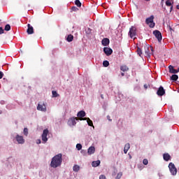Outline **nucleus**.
I'll list each match as a JSON object with an SVG mask.
<instances>
[{
    "mask_svg": "<svg viewBox=\"0 0 179 179\" xmlns=\"http://www.w3.org/2000/svg\"><path fill=\"white\" fill-rule=\"evenodd\" d=\"M153 20H155V16L153 15H151L150 17L145 19L146 24H148L149 27H150L151 29H153V27L156 26V24L155 23V22H153Z\"/></svg>",
    "mask_w": 179,
    "mask_h": 179,
    "instance_id": "nucleus-2",
    "label": "nucleus"
},
{
    "mask_svg": "<svg viewBox=\"0 0 179 179\" xmlns=\"http://www.w3.org/2000/svg\"><path fill=\"white\" fill-rule=\"evenodd\" d=\"M170 73H178L179 68L178 69H174V66L170 65L169 66Z\"/></svg>",
    "mask_w": 179,
    "mask_h": 179,
    "instance_id": "nucleus-13",
    "label": "nucleus"
},
{
    "mask_svg": "<svg viewBox=\"0 0 179 179\" xmlns=\"http://www.w3.org/2000/svg\"><path fill=\"white\" fill-rule=\"evenodd\" d=\"M81 153H86V151L85 150H81Z\"/></svg>",
    "mask_w": 179,
    "mask_h": 179,
    "instance_id": "nucleus-43",
    "label": "nucleus"
},
{
    "mask_svg": "<svg viewBox=\"0 0 179 179\" xmlns=\"http://www.w3.org/2000/svg\"><path fill=\"white\" fill-rule=\"evenodd\" d=\"M129 36L131 38H134V37H135V36H136V27L132 26V27L129 29Z\"/></svg>",
    "mask_w": 179,
    "mask_h": 179,
    "instance_id": "nucleus-7",
    "label": "nucleus"
},
{
    "mask_svg": "<svg viewBox=\"0 0 179 179\" xmlns=\"http://www.w3.org/2000/svg\"><path fill=\"white\" fill-rule=\"evenodd\" d=\"M120 70L122 71V72H127L128 71H129V68H128V66H120Z\"/></svg>",
    "mask_w": 179,
    "mask_h": 179,
    "instance_id": "nucleus-20",
    "label": "nucleus"
},
{
    "mask_svg": "<svg viewBox=\"0 0 179 179\" xmlns=\"http://www.w3.org/2000/svg\"><path fill=\"white\" fill-rule=\"evenodd\" d=\"M109 65L110 62L108 61L105 60L103 62V66H104V68H107Z\"/></svg>",
    "mask_w": 179,
    "mask_h": 179,
    "instance_id": "nucleus-23",
    "label": "nucleus"
},
{
    "mask_svg": "<svg viewBox=\"0 0 179 179\" xmlns=\"http://www.w3.org/2000/svg\"><path fill=\"white\" fill-rule=\"evenodd\" d=\"M103 52H105V54H106V55H107V57H110V55H111V54H113V49H111L110 48H104Z\"/></svg>",
    "mask_w": 179,
    "mask_h": 179,
    "instance_id": "nucleus-12",
    "label": "nucleus"
},
{
    "mask_svg": "<svg viewBox=\"0 0 179 179\" xmlns=\"http://www.w3.org/2000/svg\"><path fill=\"white\" fill-rule=\"evenodd\" d=\"M15 139L20 145H23V143H24V138H23V136H19V134L16 135Z\"/></svg>",
    "mask_w": 179,
    "mask_h": 179,
    "instance_id": "nucleus-9",
    "label": "nucleus"
},
{
    "mask_svg": "<svg viewBox=\"0 0 179 179\" xmlns=\"http://www.w3.org/2000/svg\"><path fill=\"white\" fill-rule=\"evenodd\" d=\"M164 157V160H165V162H169L170 160V155L169 153H165L163 155Z\"/></svg>",
    "mask_w": 179,
    "mask_h": 179,
    "instance_id": "nucleus-18",
    "label": "nucleus"
},
{
    "mask_svg": "<svg viewBox=\"0 0 179 179\" xmlns=\"http://www.w3.org/2000/svg\"><path fill=\"white\" fill-rule=\"evenodd\" d=\"M153 34L158 40L159 43H161L162 40L163 39V37L162 36V32H160L159 30H155L153 31Z\"/></svg>",
    "mask_w": 179,
    "mask_h": 179,
    "instance_id": "nucleus-6",
    "label": "nucleus"
},
{
    "mask_svg": "<svg viewBox=\"0 0 179 179\" xmlns=\"http://www.w3.org/2000/svg\"><path fill=\"white\" fill-rule=\"evenodd\" d=\"M36 143H37L38 145L40 144V143H41V140H40V139L37 140Z\"/></svg>",
    "mask_w": 179,
    "mask_h": 179,
    "instance_id": "nucleus-41",
    "label": "nucleus"
},
{
    "mask_svg": "<svg viewBox=\"0 0 179 179\" xmlns=\"http://www.w3.org/2000/svg\"><path fill=\"white\" fill-rule=\"evenodd\" d=\"M171 0H167L166 1V6H172V3H171V1H170Z\"/></svg>",
    "mask_w": 179,
    "mask_h": 179,
    "instance_id": "nucleus-34",
    "label": "nucleus"
},
{
    "mask_svg": "<svg viewBox=\"0 0 179 179\" xmlns=\"http://www.w3.org/2000/svg\"><path fill=\"white\" fill-rule=\"evenodd\" d=\"M62 164V153L57 154L52 158V161L50 162V167H52L53 169H57V167H59Z\"/></svg>",
    "mask_w": 179,
    "mask_h": 179,
    "instance_id": "nucleus-1",
    "label": "nucleus"
},
{
    "mask_svg": "<svg viewBox=\"0 0 179 179\" xmlns=\"http://www.w3.org/2000/svg\"><path fill=\"white\" fill-rule=\"evenodd\" d=\"M75 3L76 6H78V8H80L82 6V3L80 2V0H76Z\"/></svg>",
    "mask_w": 179,
    "mask_h": 179,
    "instance_id": "nucleus-25",
    "label": "nucleus"
},
{
    "mask_svg": "<svg viewBox=\"0 0 179 179\" xmlns=\"http://www.w3.org/2000/svg\"><path fill=\"white\" fill-rule=\"evenodd\" d=\"M66 40H67V41H69V43H71V41H73V35H72V34L68 35Z\"/></svg>",
    "mask_w": 179,
    "mask_h": 179,
    "instance_id": "nucleus-22",
    "label": "nucleus"
},
{
    "mask_svg": "<svg viewBox=\"0 0 179 179\" xmlns=\"http://www.w3.org/2000/svg\"><path fill=\"white\" fill-rule=\"evenodd\" d=\"M121 177H122V173L120 172V173H117L115 179H120V178H121Z\"/></svg>",
    "mask_w": 179,
    "mask_h": 179,
    "instance_id": "nucleus-36",
    "label": "nucleus"
},
{
    "mask_svg": "<svg viewBox=\"0 0 179 179\" xmlns=\"http://www.w3.org/2000/svg\"><path fill=\"white\" fill-rule=\"evenodd\" d=\"M178 92H179V90H178Z\"/></svg>",
    "mask_w": 179,
    "mask_h": 179,
    "instance_id": "nucleus-50",
    "label": "nucleus"
},
{
    "mask_svg": "<svg viewBox=\"0 0 179 179\" xmlns=\"http://www.w3.org/2000/svg\"><path fill=\"white\" fill-rule=\"evenodd\" d=\"M176 9H179V5L176 6Z\"/></svg>",
    "mask_w": 179,
    "mask_h": 179,
    "instance_id": "nucleus-47",
    "label": "nucleus"
},
{
    "mask_svg": "<svg viewBox=\"0 0 179 179\" xmlns=\"http://www.w3.org/2000/svg\"><path fill=\"white\" fill-rule=\"evenodd\" d=\"M145 1H146L147 2H149V1H150V0H145Z\"/></svg>",
    "mask_w": 179,
    "mask_h": 179,
    "instance_id": "nucleus-49",
    "label": "nucleus"
},
{
    "mask_svg": "<svg viewBox=\"0 0 179 179\" xmlns=\"http://www.w3.org/2000/svg\"><path fill=\"white\" fill-rule=\"evenodd\" d=\"M4 31H3V28L0 27V34H3Z\"/></svg>",
    "mask_w": 179,
    "mask_h": 179,
    "instance_id": "nucleus-38",
    "label": "nucleus"
},
{
    "mask_svg": "<svg viewBox=\"0 0 179 179\" xmlns=\"http://www.w3.org/2000/svg\"><path fill=\"white\" fill-rule=\"evenodd\" d=\"M102 44L104 46H107L108 45V44H110V39L107 38H104L102 41H101Z\"/></svg>",
    "mask_w": 179,
    "mask_h": 179,
    "instance_id": "nucleus-16",
    "label": "nucleus"
},
{
    "mask_svg": "<svg viewBox=\"0 0 179 179\" xmlns=\"http://www.w3.org/2000/svg\"><path fill=\"white\" fill-rule=\"evenodd\" d=\"M96 152V148L94 146H91L88 148L87 153L88 155H93Z\"/></svg>",
    "mask_w": 179,
    "mask_h": 179,
    "instance_id": "nucleus-14",
    "label": "nucleus"
},
{
    "mask_svg": "<svg viewBox=\"0 0 179 179\" xmlns=\"http://www.w3.org/2000/svg\"><path fill=\"white\" fill-rule=\"evenodd\" d=\"M73 171L78 172L79 170H80V167L79 166V165H74L73 167Z\"/></svg>",
    "mask_w": 179,
    "mask_h": 179,
    "instance_id": "nucleus-24",
    "label": "nucleus"
},
{
    "mask_svg": "<svg viewBox=\"0 0 179 179\" xmlns=\"http://www.w3.org/2000/svg\"><path fill=\"white\" fill-rule=\"evenodd\" d=\"M145 50V54L146 57H148V58H150V50H149V48L148 46H144Z\"/></svg>",
    "mask_w": 179,
    "mask_h": 179,
    "instance_id": "nucleus-15",
    "label": "nucleus"
},
{
    "mask_svg": "<svg viewBox=\"0 0 179 179\" xmlns=\"http://www.w3.org/2000/svg\"><path fill=\"white\" fill-rule=\"evenodd\" d=\"M52 94L53 97H58V93H57V91H52Z\"/></svg>",
    "mask_w": 179,
    "mask_h": 179,
    "instance_id": "nucleus-32",
    "label": "nucleus"
},
{
    "mask_svg": "<svg viewBox=\"0 0 179 179\" xmlns=\"http://www.w3.org/2000/svg\"><path fill=\"white\" fill-rule=\"evenodd\" d=\"M42 141L43 142L45 143L47 142V141H48V138H47V136H42Z\"/></svg>",
    "mask_w": 179,
    "mask_h": 179,
    "instance_id": "nucleus-35",
    "label": "nucleus"
},
{
    "mask_svg": "<svg viewBox=\"0 0 179 179\" xmlns=\"http://www.w3.org/2000/svg\"><path fill=\"white\" fill-rule=\"evenodd\" d=\"M171 10H173V6H171V10H170V12H171Z\"/></svg>",
    "mask_w": 179,
    "mask_h": 179,
    "instance_id": "nucleus-44",
    "label": "nucleus"
},
{
    "mask_svg": "<svg viewBox=\"0 0 179 179\" xmlns=\"http://www.w3.org/2000/svg\"><path fill=\"white\" fill-rule=\"evenodd\" d=\"M107 119H108L109 121H112V120L110 119V116H109V115L107 116Z\"/></svg>",
    "mask_w": 179,
    "mask_h": 179,
    "instance_id": "nucleus-42",
    "label": "nucleus"
},
{
    "mask_svg": "<svg viewBox=\"0 0 179 179\" xmlns=\"http://www.w3.org/2000/svg\"><path fill=\"white\" fill-rule=\"evenodd\" d=\"M144 87H145V89H147L148 85H144Z\"/></svg>",
    "mask_w": 179,
    "mask_h": 179,
    "instance_id": "nucleus-46",
    "label": "nucleus"
},
{
    "mask_svg": "<svg viewBox=\"0 0 179 179\" xmlns=\"http://www.w3.org/2000/svg\"><path fill=\"white\" fill-rule=\"evenodd\" d=\"M48 132L49 131L48 130V129H45L43 130V134H42V136H46L48 135Z\"/></svg>",
    "mask_w": 179,
    "mask_h": 179,
    "instance_id": "nucleus-27",
    "label": "nucleus"
},
{
    "mask_svg": "<svg viewBox=\"0 0 179 179\" xmlns=\"http://www.w3.org/2000/svg\"><path fill=\"white\" fill-rule=\"evenodd\" d=\"M27 34H34V28H33V26H31L30 24H27Z\"/></svg>",
    "mask_w": 179,
    "mask_h": 179,
    "instance_id": "nucleus-11",
    "label": "nucleus"
},
{
    "mask_svg": "<svg viewBox=\"0 0 179 179\" xmlns=\"http://www.w3.org/2000/svg\"><path fill=\"white\" fill-rule=\"evenodd\" d=\"M121 75H122V76H125V73H122Z\"/></svg>",
    "mask_w": 179,
    "mask_h": 179,
    "instance_id": "nucleus-45",
    "label": "nucleus"
},
{
    "mask_svg": "<svg viewBox=\"0 0 179 179\" xmlns=\"http://www.w3.org/2000/svg\"><path fill=\"white\" fill-rule=\"evenodd\" d=\"M165 94L166 91L164 90V88L162 86H161L157 92V96H164Z\"/></svg>",
    "mask_w": 179,
    "mask_h": 179,
    "instance_id": "nucleus-10",
    "label": "nucleus"
},
{
    "mask_svg": "<svg viewBox=\"0 0 179 179\" xmlns=\"http://www.w3.org/2000/svg\"><path fill=\"white\" fill-rule=\"evenodd\" d=\"M149 163V161H148V159H144L143 160V164L145 165V166H148V164Z\"/></svg>",
    "mask_w": 179,
    "mask_h": 179,
    "instance_id": "nucleus-33",
    "label": "nucleus"
},
{
    "mask_svg": "<svg viewBox=\"0 0 179 179\" xmlns=\"http://www.w3.org/2000/svg\"><path fill=\"white\" fill-rule=\"evenodd\" d=\"M171 80H175V81L178 80V76L176 75V74H173V75L171 76Z\"/></svg>",
    "mask_w": 179,
    "mask_h": 179,
    "instance_id": "nucleus-26",
    "label": "nucleus"
},
{
    "mask_svg": "<svg viewBox=\"0 0 179 179\" xmlns=\"http://www.w3.org/2000/svg\"><path fill=\"white\" fill-rule=\"evenodd\" d=\"M137 53L139 55V57H141L142 55V49H141L140 48H137Z\"/></svg>",
    "mask_w": 179,
    "mask_h": 179,
    "instance_id": "nucleus-30",
    "label": "nucleus"
},
{
    "mask_svg": "<svg viewBox=\"0 0 179 179\" xmlns=\"http://www.w3.org/2000/svg\"><path fill=\"white\" fill-rule=\"evenodd\" d=\"M76 148H77L78 150H82V144L78 143L76 145Z\"/></svg>",
    "mask_w": 179,
    "mask_h": 179,
    "instance_id": "nucleus-31",
    "label": "nucleus"
},
{
    "mask_svg": "<svg viewBox=\"0 0 179 179\" xmlns=\"http://www.w3.org/2000/svg\"><path fill=\"white\" fill-rule=\"evenodd\" d=\"M130 148H131V145H129V143L125 144L124 148V153L125 155H127V153H128V150H129Z\"/></svg>",
    "mask_w": 179,
    "mask_h": 179,
    "instance_id": "nucleus-17",
    "label": "nucleus"
},
{
    "mask_svg": "<svg viewBox=\"0 0 179 179\" xmlns=\"http://www.w3.org/2000/svg\"><path fill=\"white\" fill-rule=\"evenodd\" d=\"M2 78H3V73L0 71V79H2Z\"/></svg>",
    "mask_w": 179,
    "mask_h": 179,
    "instance_id": "nucleus-40",
    "label": "nucleus"
},
{
    "mask_svg": "<svg viewBox=\"0 0 179 179\" xmlns=\"http://www.w3.org/2000/svg\"><path fill=\"white\" fill-rule=\"evenodd\" d=\"M78 120V117H71L68 120V125H69V127H75L76 125V121Z\"/></svg>",
    "mask_w": 179,
    "mask_h": 179,
    "instance_id": "nucleus-4",
    "label": "nucleus"
},
{
    "mask_svg": "<svg viewBox=\"0 0 179 179\" xmlns=\"http://www.w3.org/2000/svg\"><path fill=\"white\" fill-rule=\"evenodd\" d=\"M99 179H106V176H104V175H101V176H99Z\"/></svg>",
    "mask_w": 179,
    "mask_h": 179,
    "instance_id": "nucleus-39",
    "label": "nucleus"
},
{
    "mask_svg": "<svg viewBox=\"0 0 179 179\" xmlns=\"http://www.w3.org/2000/svg\"><path fill=\"white\" fill-rule=\"evenodd\" d=\"M37 110L38 111H43V113H45L47 111V107L45 106V103H41L38 104Z\"/></svg>",
    "mask_w": 179,
    "mask_h": 179,
    "instance_id": "nucleus-8",
    "label": "nucleus"
},
{
    "mask_svg": "<svg viewBox=\"0 0 179 179\" xmlns=\"http://www.w3.org/2000/svg\"><path fill=\"white\" fill-rule=\"evenodd\" d=\"M85 120H87V122L90 127H93V121H92V120H90V118L86 117Z\"/></svg>",
    "mask_w": 179,
    "mask_h": 179,
    "instance_id": "nucleus-21",
    "label": "nucleus"
},
{
    "mask_svg": "<svg viewBox=\"0 0 179 179\" xmlns=\"http://www.w3.org/2000/svg\"><path fill=\"white\" fill-rule=\"evenodd\" d=\"M92 167H98V166H100V160L92 162Z\"/></svg>",
    "mask_w": 179,
    "mask_h": 179,
    "instance_id": "nucleus-19",
    "label": "nucleus"
},
{
    "mask_svg": "<svg viewBox=\"0 0 179 179\" xmlns=\"http://www.w3.org/2000/svg\"><path fill=\"white\" fill-rule=\"evenodd\" d=\"M101 99H104V96H103V94L101 95Z\"/></svg>",
    "mask_w": 179,
    "mask_h": 179,
    "instance_id": "nucleus-48",
    "label": "nucleus"
},
{
    "mask_svg": "<svg viewBox=\"0 0 179 179\" xmlns=\"http://www.w3.org/2000/svg\"><path fill=\"white\" fill-rule=\"evenodd\" d=\"M169 169L172 176H176V174H177V168H176V165H174V164L171 162L169 165Z\"/></svg>",
    "mask_w": 179,
    "mask_h": 179,
    "instance_id": "nucleus-5",
    "label": "nucleus"
},
{
    "mask_svg": "<svg viewBox=\"0 0 179 179\" xmlns=\"http://www.w3.org/2000/svg\"><path fill=\"white\" fill-rule=\"evenodd\" d=\"M77 116L78 117V120H80V121H86V112H85V110H80L78 113Z\"/></svg>",
    "mask_w": 179,
    "mask_h": 179,
    "instance_id": "nucleus-3",
    "label": "nucleus"
},
{
    "mask_svg": "<svg viewBox=\"0 0 179 179\" xmlns=\"http://www.w3.org/2000/svg\"><path fill=\"white\" fill-rule=\"evenodd\" d=\"M71 10H73V12H77V10H79V9L77 7L73 6L71 8Z\"/></svg>",
    "mask_w": 179,
    "mask_h": 179,
    "instance_id": "nucleus-37",
    "label": "nucleus"
},
{
    "mask_svg": "<svg viewBox=\"0 0 179 179\" xmlns=\"http://www.w3.org/2000/svg\"><path fill=\"white\" fill-rule=\"evenodd\" d=\"M24 135H25V136H27V135H29V129L26 127L24 129Z\"/></svg>",
    "mask_w": 179,
    "mask_h": 179,
    "instance_id": "nucleus-29",
    "label": "nucleus"
},
{
    "mask_svg": "<svg viewBox=\"0 0 179 179\" xmlns=\"http://www.w3.org/2000/svg\"><path fill=\"white\" fill-rule=\"evenodd\" d=\"M4 30H5L6 31H9V30H10V25L9 24H7L5 26Z\"/></svg>",
    "mask_w": 179,
    "mask_h": 179,
    "instance_id": "nucleus-28",
    "label": "nucleus"
}]
</instances>
